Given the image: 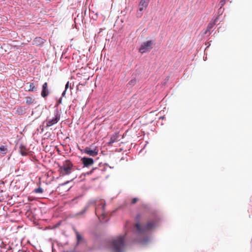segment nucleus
<instances>
[{"mask_svg":"<svg viewBox=\"0 0 252 252\" xmlns=\"http://www.w3.org/2000/svg\"><path fill=\"white\" fill-rule=\"evenodd\" d=\"M127 234L120 235L110 242V248L113 252H124Z\"/></svg>","mask_w":252,"mask_h":252,"instance_id":"nucleus-1","label":"nucleus"},{"mask_svg":"<svg viewBox=\"0 0 252 252\" xmlns=\"http://www.w3.org/2000/svg\"><path fill=\"white\" fill-rule=\"evenodd\" d=\"M141 216L140 215H137L136 218V223L135 224V226L136 228V232L138 233H141L144 232L146 231L150 230L152 228H153L155 226V224L153 222H148L146 226L144 227H142L140 224V219Z\"/></svg>","mask_w":252,"mask_h":252,"instance_id":"nucleus-2","label":"nucleus"},{"mask_svg":"<svg viewBox=\"0 0 252 252\" xmlns=\"http://www.w3.org/2000/svg\"><path fill=\"white\" fill-rule=\"evenodd\" d=\"M105 204L103 201H100L95 209V214L101 221H103L106 214L104 211Z\"/></svg>","mask_w":252,"mask_h":252,"instance_id":"nucleus-3","label":"nucleus"},{"mask_svg":"<svg viewBox=\"0 0 252 252\" xmlns=\"http://www.w3.org/2000/svg\"><path fill=\"white\" fill-rule=\"evenodd\" d=\"M153 42L151 40L146 41L143 42L139 49V52L142 54L149 52L152 48Z\"/></svg>","mask_w":252,"mask_h":252,"instance_id":"nucleus-4","label":"nucleus"},{"mask_svg":"<svg viewBox=\"0 0 252 252\" xmlns=\"http://www.w3.org/2000/svg\"><path fill=\"white\" fill-rule=\"evenodd\" d=\"M75 168L73 167L70 161L66 160L64 162V176L70 174L75 171Z\"/></svg>","mask_w":252,"mask_h":252,"instance_id":"nucleus-5","label":"nucleus"},{"mask_svg":"<svg viewBox=\"0 0 252 252\" xmlns=\"http://www.w3.org/2000/svg\"><path fill=\"white\" fill-rule=\"evenodd\" d=\"M60 118V115L59 114V112L57 110V108L55 112V116L54 117L49 120H47L46 122V127H49L52 126V125L56 124Z\"/></svg>","mask_w":252,"mask_h":252,"instance_id":"nucleus-6","label":"nucleus"},{"mask_svg":"<svg viewBox=\"0 0 252 252\" xmlns=\"http://www.w3.org/2000/svg\"><path fill=\"white\" fill-rule=\"evenodd\" d=\"M148 5V1L146 0H141L140 1L138 10L137 12V16L140 17L142 15L143 10L146 9Z\"/></svg>","mask_w":252,"mask_h":252,"instance_id":"nucleus-7","label":"nucleus"},{"mask_svg":"<svg viewBox=\"0 0 252 252\" xmlns=\"http://www.w3.org/2000/svg\"><path fill=\"white\" fill-rule=\"evenodd\" d=\"M84 153L91 156H96L98 154V150L96 148L91 149L90 148L86 147L84 149Z\"/></svg>","mask_w":252,"mask_h":252,"instance_id":"nucleus-8","label":"nucleus"},{"mask_svg":"<svg viewBox=\"0 0 252 252\" xmlns=\"http://www.w3.org/2000/svg\"><path fill=\"white\" fill-rule=\"evenodd\" d=\"M82 161L85 166H89L94 163V160L92 158L84 157L82 158Z\"/></svg>","mask_w":252,"mask_h":252,"instance_id":"nucleus-9","label":"nucleus"},{"mask_svg":"<svg viewBox=\"0 0 252 252\" xmlns=\"http://www.w3.org/2000/svg\"><path fill=\"white\" fill-rule=\"evenodd\" d=\"M49 94V90L47 88V83L45 82L42 86V90L41 95L42 97H45Z\"/></svg>","mask_w":252,"mask_h":252,"instance_id":"nucleus-10","label":"nucleus"},{"mask_svg":"<svg viewBox=\"0 0 252 252\" xmlns=\"http://www.w3.org/2000/svg\"><path fill=\"white\" fill-rule=\"evenodd\" d=\"M45 41V40L40 37H36L33 41L34 45L36 46H40L42 45Z\"/></svg>","mask_w":252,"mask_h":252,"instance_id":"nucleus-11","label":"nucleus"},{"mask_svg":"<svg viewBox=\"0 0 252 252\" xmlns=\"http://www.w3.org/2000/svg\"><path fill=\"white\" fill-rule=\"evenodd\" d=\"M19 152L22 156H25L28 154V150L25 146L21 145L19 147Z\"/></svg>","mask_w":252,"mask_h":252,"instance_id":"nucleus-12","label":"nucleus"},{"mask_svg":"<svg viewBox=\"0 0 252 252\" xmlns=\"http://www.w3.org/2000/svg\"><path fill=\"white\" fill-rule=\"evenodd\" d=\"M63 252V247L60 246L59 244H57L56 246L53 245L52 247V252Z\"/></svg>","mask_w":252,"mask_h":252,"instance_id":"nucleus-13","label":"nucleus"},{"mask_svg":"<svg viewBox=\"0 0 252 252\" xmlns=\"http://www.w3.org/2000/svg\"><path fill=\"white\" fill-rule=\"evenodd\" d=\"M29 87L30 88L28 89L29 92H36L37 91V87H35L33 83H31L29 84Z\"/></svg>","mask_w":252,"mask_h":252,"instance_id":"nucleus-14","label":"nucleus"},{"mask_svg":"<svg viewBox=\"0 0 252 252\" xmlns=\"http://www.w3.org/2000/svg\"><path fill=\"white\" fill-rule=\"evenodd\" d=\"M76 236L77 242L78 243H81L83 241V239L81 235L79 232H76Z\"/></svg>","mask_w":252,"mask_h":252,"instance_id":"nucleus-15","label":"nucleus"},{"mask_svg":"<svg viewBox=\"0 0 252 252\" xmlns=\"http://www.w3.org/2000/svg\"><path fill=\"white\" fill-rule=\"evenodd\" d=\"M7 148L4 146H1L0 147V152L2 154H5L6 153Z\"/></svg>","mask_w":252,"mask_h":252,"instance_id":"nucleus-16","label":"nucleus"},{"mask_svg":"<svg viewBox=\"0 0 252 252\" xmlns=\"http://www.w3.org/2000/svg\"><path fill=\"white\" fill-rule=\"evenodd\" d=\"M34 101V99H33V98H32L31 97H26V103L28 104H31L32 103H33Z\"/></svg>","mask_w":252,"mask_h":252,"instance_id":"nucleus-17","label":"nucleus"},{"mask_svg":"<svg viewBox=\"0 0 252 252\" xmlns=\"http://www.w3.org/2000/svg\"><path fill=\"white\" fill-rule=\"evenodd\" d=\"M33 191L36 193H41L43 192V190L41 187H39L38 188L34 189Z\"/></svg>","mask_w":252,"mask_h":252,"instance_id":"nucleus-18","label":"nucleus"},{"mask_svg":"<svg viewBox=\"0 0 252 252\" xmlns=\"http://www.w3.org/2000/svg\"><path fill=\"white\" fill-rule=\"evenodd\" d=\"M216 21V20H215L214 21V23H209L208 24V27H207V30L208 31H210V30H211L212 29V28L213 27V26L215 24Z\"/></svg>","mask_w":252,"mask_h":252,"instance_id":"nucleus-19","label":"nucleus"},{"mask_svg":"<svg viewBox=\"0 0 252 252\" xmlns=\"http://www.w3.org/2000/svg\"><path fill=\"white\" fill-rule=\"evenodd\" d=\"M62 102V98L61 97L60 98V99L57 101L56 102V104H55V107H57L58 106V105L60 104H61Z\"/></svg>","mask_w":252,"mask_h":252,"instance_id":"nucleus-20","label":"nucleus"},{"mask_svg":"<svg viewBox=\"0 0 252 252\" xmlns=\"http://www.w3.org/2000/svg\"><path fill=\"white\" fill-rule=\"evenodd\" d=\"M226 0H221L219 3L220 8H221L225 3Z\"/></svg>","mask_w":252,"mask_h":252,"instance_id":"nucleus-21","label":"nucleus"},{"mask_svg":"<svg viewBox=\"0 0 252 252\" xmlns=\"http://www.w3.org/2000/svg\"><path fill=\"white\" fill-rule=\"evenodd\" d=\"M138 199L136 198H134L132 199L131 203L132 204L135 203L137 201Z\"/></svg>","mask_w":252,"mask_h":252,"instance_id":"nucleus-22","label":"nucleus"},{"mask_svg":"<svg viewBox=\"0 0 252 252\" xmlns=\"http://www.w3.org/2000/svg\"><path fill=\"white\" fill-rule=\"evenodd\" d=\"M62 221H60L58 223L55 225V227H57L61 223Z\"/></svg>","mask_w":252,"mask_h":252,"instance_id":"nucleus-23","label":"nucleus"},{"mask_svg":"<svg viewBox=\"0 0 252 252\" xmlns=\"http://www.w3.org/2000/svg\"><path fill=\"white\" fill-rule=\"evenodd\" d=\"M134 82H135V81H134V80H131V81L129 82V83H130V84H133Z\"/></svg>","mask_w":252,"mask_h":252,"instance_id":"nucleus-24","label":"nucleus"},{"mask_svg":"<svg viewBox=\"0 0 252 252\" xmlns=\"http://www.w3.org/2000/svg\"><path fill=\"white\" fill-rule=\"evenodd\" d=\"M68 82H67L66 83V84L65 85V89H67V88H68Z\"/></svg>","mask_w":252,"mask_h":252,"instance_id":"nucleus-25","label":"nucleus"},{"mask_svg":"<svg viewBox=\"0 0 252 252\" xmlns=\"http://www.w3.org/2000/svg\"><path fill=\"white\" fill-rule=\"evenodd\" d=\"M110 143H114V140H113L112 138H111V140H110Z\"/></svg>","mask_w":252,"mask_h":252,"instance_id":"nucleus-26","label":"nucleus"},{"mask_svg":"<svg viewBox=\"0 0 252 252\" xmlns=\"http://www.w3.org/2000/svg\"><path fill=\"white\" fill-rule=\"evenodd\" d=\"M69 183V182H68V181H67V182L64 183V186H65L66 185H67Z\"/></svg>","mask_w":252,"mask_h":252,"instance_id":"nucleus-27","label":"nucleus"},{"mask_svg":"<svg viewBox=\"0 0 252 252\" xmlns=\"http://www.w3.org/2000/svg\"><path fill=\"white\" fill-rule=\"evenodd\" d=\"M75 177H76V176L74 175L73 177H72V179H74Z\"/></svg>","mask_w":252,"mask_h":252,"instance_id":"nucleus-28","label":"nucleus"},{"mask_svg":"<svg viewBox=\"0 0 252 252\" xmlns=\"http://www.w3.org/2000/svg\"><path fill=\"white\" fill-rule=\"evenodd\" d=\"M141 243H145V241H141Z\"/></svg>","mask_w":252,"mask_h":252,"instance_id":"nucleus-29","label":"nucleus"},{"mask_svg":"<svg viewBox=\"0 0 252 252\" xmlns=\"http://www.w3.org/2000/svg\"><path fill=\"white\" fill-rule=\"evenodd\" d=\"M63 57V53H62V56H61V58Z\"/></svg>","mask_w":252,"mask_h":252,"instance_id":"nucleus-30","label":"nucleus"}]
</instances>
